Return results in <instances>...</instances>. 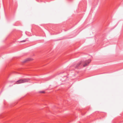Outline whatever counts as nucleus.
<instances>
[{
	"instance_id": "obj_1",
	"label": "nucleus",
	"mask_w": 123,
	"mask_h": 123,
	"mask_svg": "<svg viewBox=\"0 0 123 123\" xmlns=\"http://www.w3.org/2000/svg\"><path fill=\"white\" fill-rule=\"evenodd\" d=\"M91 60L90 59L88 60L85 61H81L77 64L74 65L73 67V68L72 70H75V69H79L81 68L82 66V65L84 64L83 65L84 67H85L87 66L91 62Z\"/></svg>"
},
{
	"instance_id": "obj_2",
	"label": "nucleus",
	"mask_w": 123,
	"mask_h": 123,
	"mask_svg": "<svg viewBox=\"0 0 123 123\" xmlns=\"http://www.w3.org/2000/svg\"><path fill=\"white\" fill-rule=\"evenodd\" d=\"M29 80L28 79H20L17 81L16 82V83L17 84H19L24 83L25 82H27Z\"/></svg>"
},
{
	"instance_id": "obj_3",
	"label": "nucleus",
	"mask_w": 123,
	"mask_h": 123,
	"mask_svg": "<svg viewBox=\"0 0 123 123\" xmlns=\"http://www.w3.org/2000/svg\"><path fill=\"white\" fill-rule=\"evenodd\" d=\"M31 60V59L30 58H28L26 59L23 62L25 63L27 61H30V60Z\"/></svg>"
},
{
	"instance_id": "obj_4",
	"label": "nucleus",
	"mask_w": 123,
	"mask_h": 123,
	"mask_svg": "<svg viewBox=\"0 0 123 123\" xmlns=\"http://www.w3.org/2000/svg\"><path fill=\"white\" fill-rule=\"evenodd\" d=\"M40 92L42 93H44V91H40Z\"/></svg>"
},
{
	"instance_id": "obj_5",
	"label": "nucleus",
	"mask_w": 123,
	"mask_h": 123,
	"mask_svg": "<svg viewBox=\"0 0 123 123\" xmlns=\"http://www.w3.org/2000/svg\"><path fill=\"white\" fill-rule=\"evenodd\" d=\"M25 41V40H23V41H21V42H24Z\"/></svg>"
}]
</instances>
